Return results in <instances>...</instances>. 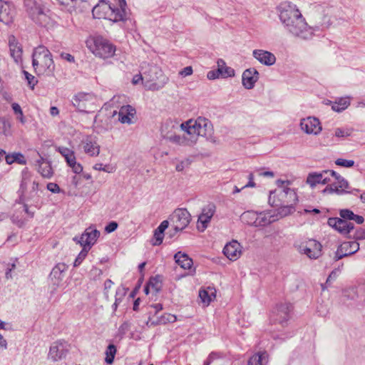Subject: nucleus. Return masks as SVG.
Wrapping results in <instances>:
<instances>
[{
	"mask_svg": "<svg viewBox=\"0 0 365 365\" xmlns=\"http://www.w3.org/2000/svg\"><path fill=\"white\" fill-rule=\"evenodd\" d=\"M247 178L248 179V182L243 185L242 187V189L246 188V187H255L256 186L255 182H254V175L250 173L247 176Z\"/></svg>",
	"mask_w": 365,
	"mask_h": 365,
	"instance_id": "obj_58",
	"label": "nucleus"
},
{
	"mask_svg": "<svg viewBox=\"0 0 365 365\" xmlns=\"http://www.w3.org/2000/svg\"><path fill=\"white\" fill-rule=\"evenodd\" d=\"M336 172L332 170H325L321 173H309L307 178V183L311 187H314L317 184H328L331 182V175H335Z\"/></svg>",
	"mask_w": 365,
	"mask_h": 365,
	"instance_id": "obj_14",
	"label": "nucleus"
},
{
	"mask_svg": "<svg viewBox=\"0 0 365 365\" xmlns=\"http://www.w3.org/2000/svg\"><path fill=\"white\" fill-rule=\"evenodd\" d=\"M252 56L259 63L267 66H272L276 62L275 56L268 51L255 49L252 52Z\"/></svg>",
	"mask_w": 365,
	"mask_h": 365,
	"instance_id": "obj_23",
	"label": "nucleus"
},
{
	"mask_svg": "<svg viewBox=\"0 0 365 365\" xmlns=\"http://www.w3.org/2000/svg\"><path fill=\"white\" fill-rule=\"evenodd\" d=\"M68 165L72 168L73 173L79 174L83 171V166L76 162V159L68 163Z\"/></svg>",
	"mask_w": 365,
	"mask_h": 365,
	"instance_id": "obj_50",
	"label": "nucleus"
},
{
	"mask_svg": "<svg viewBox=\"0 0 365 365\" xmlns=\"http://www.w3.org/2000/svg\"><path fill=\"white\" fill-rule=\"evenodd\" d=\"M301 129L307 134L317 135L322 130L320 122L315 117L304 118L300 123Z\"/></svg>",
	"mask_w": 365,
	"mask_h": 365,
	"instance_id": "obj_19",
	"label": "nucleus"
},
{
	"mask_svg": "<svg viewBox=\"0 0 365 365\" xmlns=\"http://www.w3.org/2000/svg\"><path fill=\"white\" fill-rule=\"evenodd\" d=\"M274 216L269 213H265L263 212H257V220L256 222V227H264L272 223L274 221Z\"/></svg>",
	"mask_w": 365,
	"mask_h": 365,
	"instance_id": "obj_34",
	"label": "nucleus"
},
{
	"mask_svg": "<svg viewBox=\"0 0 365 365\" xmlns=\"http://www.w3.org/2000/svg\"><path fill=\"white\" fill-rule=\"evenodd\" d=\"M135 109L130 106H122L117 114L118 115V121L121 123L131 124L133 123L132 118L135 114Z\"/></svg>",
	"mask_w": 365,
	"mask_h": 365,
	"instance_id": "obj_28",
	"label": "nucleus"
},
{
	"mask_svg": "<svg viewBox=\"0 0 365 365\" xmlns=\"http://www.w3.org/2000/svg\"><path fill=\"white\" fill-rule=\"evenodd\" d=\"M292 310V306L289 303H281L276 306L272 310L271 320L278 322L282 326L287 323L290 318V312Z\"/></svg>",
	"mask_w": 365,
	"mask_h": 365,
	"instance_id": "obj_10",
	"label": "nucleus"
},
{
	"mask_svg": "<svg viewBox=\"0 0 365 365\" xmlns=\"http://www.w3.org/2000/svg\"><path fill=\"white\" fill-rule=\"evenodd\" d=\"M60 56H61V58L67 61L68 62H70V63L75 62L74 56L70 53L62 52Z\"/></svg>",
	"mask_w": 365,
	"mask_h": 365,
	"instance_id": "obj_64",
	"label": "nucleus"
},
{
	"mask_svg": "<svg viewBox=\"0 0 365 365\" xmlns=\"http://www.w3.org/2000/svg\"><path fill=\"white\" fill-rule=\"evenodd\" d=\"M115 354L116 347L115 346V345L109 344L106 350V362L109 364H112L113 362Z\"/></svg>",
	"mask_w": 365,
	"mask_h": 365,
	"instance_id": "obj_42",
	"label": "nucleus"
},
{
	"mask_svg": "<svg viewBox=\"0 0 365 365\" xmlns=\"http://www.w3.org/2000/svg\"><path fill=\"white\" fill-rule=\"evenodd\" d=\"M167 126L168 125L165 124L163 125L161 129V134L164 139L181 146H190L196 143L197 139L195 135L192 136L189 135L188 137L185 135L181 136L180 135L170 133L169 132L165 133V128H167Z\"/></svg>",
	"mask_w": 365,
	"mask_h": 365,
	"instance_id": "obj_11",
	"label": "nucleus"
},
{
	"mask_svg": "<svg viewBox=\"0 0 365 365\" xmlns=\"http://www.w3.org/2000/svg\"><path fill=\"white\" fill-rule=\"evenodd\" d=\"M118 223L115 221L110 222L105 227V231L107 233H111L118 228Z\"/></svg>",
	"mask_w": 365,
	"mask_h": 365,
	"instance_id": "obj_59",
	"label": "nucleus"
},
{
	"mask_svg": "<svg viewBox=\"0 0 365 365\" xmlns=\"http://www.w3.org/2000/svg\"><path fill=\"white\" fill-rule=\"evenodd\" d=\"M141 71L144 74L145 87L148 90L158 91L168 82V78L156 65L144 62L141 66Z\"/></svg>",
	"mask_w": 365,
	"mask_h": 365,
	"instance_id": "obj_4",
	"label": "nucleus"
},
{
	"mask_svg": "<svg viewBox=\"0 0 365 365\" xmlns=\"http://www.w3.org/2000/svg\"><path fill=\"white\" fill-rule=\"evenodd\" d=\"M46 187L52 193H60L61 192L58 185L55 182H48Z\"/></svg>",
	"mask_w": 365,
	"mask_h": 365,
	"instance_id": "obj_54",
	"label": "nucleus"
},
{
	"mask_svg": "<svg viewBox=\"0 0 365 365\" xmlns=\"http://www.w3.org/2000/svg\"><path fill=\"white\" fill-rule=\"evenodd\" d=\"M190 214L186 209H177L171 215L170 220L174 225L175 232L185 229L190 222Z\"/></svg>",
	"mask_w": 365,
	"mask_h": 365,
	"instance_id": "obj_12",
	"label": "nucleus"
},
{
	"mask_svg": "<svg viewBox=\"0 0 365 365\" xmlns=\"http://www.w3.org/2000/svg\"><path fill=\"white\" fill-rule=\"evenodd\" d=\"M189 165H190V160L187 159L185 160L181 161L180 163H178L176 165L175 169L177 171L181 172L185 169V167L188 166Z\"/></svg>",
	"mask_w": 365,
	"mask_h": 365,
	"instance_id": "obj_63",
	"label": "nucleus"
},
{
	"mask_svg": "<svg viewBox=\"0 0 365 365\" xmlns=\"http://www.w3.org/2000/svg\"><path fill=\"white\" fill-rule=\"evenodd\" d=\"M334 135L337 138H344L349 135V133L342 128H337L334 131Z\"/></svg>",
	"mask_w": 365,
	"mask_h": 365,
	"instance_id": "obj_62",
	"label": "nucleus"
},
{
	"mask_svg": "<svg viewBox=\"0 0 365 365\" xmlns=\"http://www.w3.org/2000/svg\"><path fill=\"white\" fill-rule=\"evenodd\" d=\"M349 105L350 101L349 98H341L332 103L331 109L336 112H341L344 110Z\"/></svg>",
	"mask_w": 365,
	"mask_h": 365,
	"instance_id": "obj_39",
	"label": "nucleus"
},
{
	"mask_svg": "<svg viewBox=\"0 0 365 365\" xmlns=\"http://www.w3.org/2000/svg\"><path fill=\"white\" fill-rule=\"evenodd\" d=\"M327 224L344 236H347L354 229V225L352 222L346 221L341 217H329Z\"/></svg>",
	"mask_w": 365,
	"mask_h": 365,
	"instance_id": "obj_16",
	"label": "nucleus"
},
{
	"mask_svg": "<svg viewBox=\"0 0 365 365\" xmlns=\"http://www.w3.org/2000/svg\"><path fill=\"white\" fill-rule=\"evenodd\" d=\"M340 217L348 221L354 219V213L349 209H343L339 211Z\"/></svg>",
	"mask_w": 365,
	"mask_h": 365,
	"instance_id": "obj_49",
	"label": "nucleus"
},
{
	"mask_svg": "<svg viewBox=\"0 0 365 365\" xmlns=\"http://www.w3.org/2000/svg\"><path fill=\"white\" fill-rule=\"evenodd\" d=\"M216 210V206L214 203H209L202 209V212L212 219Z\"/></svg>",
	"mask_w": 365,
	"mask_h": 365,
	"instance_id": "obj_45",
	"label": "nucleus"
},
{
	"mask_svg": "<svg viewBox=\"0 0 365 365\" xmlns=\"http://www.w3.org/2000/svg\"><path fill=\"white\" fill-rule=\"evenodd\" d=\"M217 68L218 70H221L222 73H220L221 76L225 77H232L235 76V71L233 68L230 67L226 66V63L224 60L220 58L217 61Z\"/></svg>",
	"mask_w": 365,
	"mask_h": 365,
	"instance_id": "obj_38",
	"label": "nucleus"
},
{
	"mask_svg": "<svg viewBox=\"0 0 365 365\" xmlns=\"http://www.w3.org/2000/svg\"><path fill=\"white\" fill-rule=\"evenodd\" d=\"M210 292L208 290H200L199 292V297H200L202 302L205 304H209L212 300V297H215V291L210 289Z\"/></svg>",
	"mask_w": 365,
	"mask_h": 365,
	"instance_id": "obj_41",
	"label": "nucleus"
},
{
	"mask_svg": "<svg viewBox=\"0 0 365 365\" xmlns=\"http://www.w3.org/2000/svg\"><path fill=\"white\" fill-rule=\"evenodd\" d=\"M220 73H222V71L218 70V68L217 70L210 71L207 74V77L210 80H215L221 76Z\"/></svg>",
	"mask_w": 365,
	"mask_h": 365,
	"instance_id": "obj_56",
	"label": "nucleus"
},
{
	"mask_svg": "<svg viewBox=\"0 0 365 365\" xmlns=\"http://www.w3.org/2000/svg\"><path fill=\"white\" fill-rule=\"evenodd\" d=\"M144 76V74H143V72H142V71H141L140 73L135 75L133 77L132 83L133 85H137L140 82H142L145 85V80H144V76Z\"/></svg>",
	"mask_w": 365,
	"mask_h": 365,
	"instance_id": "obj_57",
	"label": "nucleus"
},
{
	"mask_svg": "<svg viewBox=\"0 0 365 365\" xmlns=\"http://www.w3.org/2000/svg\"><path fill=\"white\" fill-rule=\"evenodd\" d=\"M276 195H277L278 200H281L282 202L287 205H295L298 201L295 191L289 187H284L282 190L277 191Z\"/></svg>",
	"mask_w": 365,
	"mask_h": 365,
	"instance_id": "obj_27",
	"label": "nucleus"
},
{
	"mask_svg": "<svg viewBox=\"0 0 365 365\" xmlns=\"http://www.w3.org/2000/svg\"><path fill=\"white\" fill-rule=\"evenodd\" d=\"M29 181V178L26 174H24L20 185V192L21 194L19 197V201L29 202L30 205H36L39 200V196L38 195V182L33 181L31 190L29 192H26Z\"/></svg>",
	"mask_w": 365,
	"mask_h": 365,
	"instance_id": "obj_8",
	"label": "nucleus"
},
{
	"mask_svg": "<svg viewBox=\"0 0 365 365\" xmlns=\"http://www.w3.org/2000/svg\"><path fill=\"white\" fill-rule=\"evenodd\" d=\"M68 344L65 341H57L52 344L48 352V358L57 361L66 357L68 352Z\"/></svg>",
	"mask_w": 365,
	"mask_h": 365,
	"instance_id": "obj_18",
	"label": "nucleus"
},
{
	"mask_svg": "<svg viewBox=\"0 0 365 365\" xmlns=\"http://www.w3.org/2000/svg\"><path fill=\"white\" fill-rule=\"evenodd\" d=\"M211 219L209 216L205 215L202 212L199 215L197 220V227L199 231L203 232L207 227L210 222Z\"/></svg>",
	"mask_w": 365,
	"mask_h": 365,
	"instance_id": "obj_40",
	"label": "nucleus"
},
{
	"mask_svg": "<svg viewBox=\"0 0 365 365\" xmlns=\"http://www.w3.org/2000/svg\"><path fill=\"white\" fill-rule=\"evenodd\" d=\"M335 164L344 168H351L354 165V161L352 160L338 158L335 160Z\"/></svg>",
	"mask_w": 365,
	"mask_h": 365,
	"instance_id": "obj_47",
	"label": "nucleus"
},
{
	"mask_svg": "<svg viewBox=\"0 0 365 365\" xmlns=\"http://www.w3.org/2000/svg\"><path fill=\"white\" fill-rule=\"evenodd\" d=\"M175 262L184 269H190L192 266V259L189 256L182 253V252H178L174 255Z\"/></svg>",
	"mask_w": 365,
	"mask_h": 365,
	"instance_id": "obj_31",
	"label": "nucleus"
},
{
	"mask_svg": "<svg viewBox=\"0 0 365 365\" xmlns=\"http://www.w3.org/2000/svg\"><path fill=\"white\" fill-rule=\"evenodd\" d=\"M164 234L163 232H159L158 230L154 231V238L155 242L153 243V245H160L163 242Z\"/></svg>",
	"mask_w": 365,
	"mask_h": 365,
	"instance_id": "obj_53",
	"label": "nucleus"
},
{
	"mask_svg": "<svg viewBox=\"0 0 365 365\" xmlns=\"http://www.w3.org/2000/svg\"><path fill=\"white\" fill-rule=\"evenodd\" d=\"M275 191H271L269 196V202L272 206H279V214L283 216L288 215L289 214L293 213L295 211L294 205L289 204L287 205L281 201V200H275L276 197Z\"/></svg>",
	"mask_w": 365,
	"mask_h": 365,
	"instance_id": "obj_21",
	"label": "nucleus"
},
{
	"mask_svg": "<svg viewBox=\"0 0 365 365\" xmlns=\"http://www.w3.org/2000/svg\"><path fill=\"white\" fill-rule=\"evenodd\" d=\"M86 43L92 53L101 58H110L115 52V46L108 39L99 35L89 36Z\"/></svg>",
	"mask_w": 365,
	"mask_h": 365,
	"instance_id": "obj_5",
	"label": "nucleus"
},
{
	"mask_svg": "<svg viewBox=\"0 0 365 365\" xmlns=\"http://www.w3.org/2000/svg\"><path fill=\"white\" fill-rule=\"evenodd\" d=\"M148 284L151 289L155 292H158L161 289V282L158 279L157 277L151 278L148 282Z\"/></svg>",
	"mask_w": 365,
	"mask_h": 365,
	"instance_id": "obj_48",
	"label": "nucleus"
},
{
	"mask_svg": "<svg viewBox=\"0 0 365 365\" xmlns=\"http://www.w3.org/2000/svg\"><path fill=\"white\" fill-rule=\"evenodd\" d=\"M331 182H329L324 192L329 193H336L338 195H342L348 192L346 189L348 187V182L341 177L339 174L336 173L335 175H331Z\"/></svg>",
	"mask_w": 365,
	"mask_h": 365,
	"instance_id": "obj_13",
	"label": "nucleus"
},
{
	"mask_svg": "<svg viewBox=\"0 0 365 365\" xmlns=\"http://www.w3.org/2000/svg\"><path fill=\"white\" fill-rule=\"evenodd\" d=\"M8 5L0 0V21L4 22L5 16L8 15Z\"/></svg>",
	"mask_w": 365,
	"mask_h": 365,
	"instance_id": "obj_51",
	"label": "nucleus"
},
{
	"mask_svg": "<svg viewBox=\"0 0 365 365\" xmlns=\"http://www.w3.org/2000/svg\"><path fill=\"white\" fill-rule=\"evenodd\" d=\"M56 150L61 153V155L65 158L67 164L71 163V161L76 160L74 152L68 148L57 146L56 147Z\"/></svg>",
	"mask_w": 365,
	"mask_h": 365,
	"instance_id": "obj_37",
	"label": "nucleus"
},
{
	"mask_svg": "<svg viewBox=\"0 0 365 365\" xmlns=\"http://www.w3.org/2000/svg\"><path fill=\"white\" fill-rule=\"evenodd\" d=\"M295 247L299 252L305 254L310 259H317L321 255L322 246L317 240L311 239L299 245L295 244Z\"/></svg>",
	"mask_w": 365,
	"mask_h": 365,
	"instance_id": "obj_9",
	"label": "nucleus"
},
{
	"mask_svg": "<svg viewBox=\"0 0 365 365\" xmlns=\"http://www.w3.org/2000/svg\"><path fill=\"white\" fill-rule=\"evenodd\" d=\"M192 66H186L179 72V75L182 77H186L192 75Z\"/></svg>",
	"mask_w": 365,
	"mask_h": 365,
	"instance_id": "obj_60",
	"label": "nucleus"
},
{
	"mask_svg": "<svg viewBox=\"0 0 365 365\" xmlns=\"http://www.w3.org/2000/svg\"><path fill=\"white\" fill-rule=\"evenodd\" d=\"M98 98L96 96L89 93H78L75 95L71 101L73 106L79 112L93 113L98 107Z\"/></svg>",
	"mask_w": 365,
	"mask_h": 365,
	"instance_id": "obj_7",
	"label": "nucleus"
},
{
	"mask_svg": "<svg viewBox=\"0 0 365 365\" xmlns=\"http://www.w3.org/2000/svg\"><path fill=\"white\" fill-rule=\"evenodd\" d=\"M24 7L29 17L36 24L45 26L50 19V10L42 0H24Z\"/></svg>",
	"mask_w": 365,
	"mask_h": 365,
	"instance_id": "obj_6",
	"label": "nucleus"
},
{
	"mask_svg": "<svg viewBox=\"0 0 365 365\" xmlns=\"http://www.w3.org/2000/svg\"><path fill=\"white\" fill-rule=\"evenodd\" d=\"M6 162L9 165H11L14 163H17L20 165H26V160L25 157L21 153H14L11 154L6 155Z\"/></svg>",
	"mask_w": 365,
	"mask_h": 365,
	"instance_id": "obj_36",
	"label": "nucleus"
},
{
	"mask_svg": "<svg viewBox=\"0 0 365 365\" xmlns=\"http://www.w3.org/2000/svg\"><path fill=\"white\" fill-rule=\"evenodd\" d=\"M9 50L11 56L15 62H19L21 59L22 48L17 42L14 36H11L9 40Z\"/></svg>",
	"mask_w": 365,
	"mask_h": 365,
	"instance_id": "obj_30",
	"label": "nucleus"
},
{
	"mask_svg": "<svg viewBox=\"0 0 365 365\" xmlns=\"http://www.w3.org/2000/svg\"><path fill=\"white\" fill-rule=\"evenodd\" d=\"M109 9L111 10L110 16L113 21H125L128 16V11L127 10V4L123 6L120 1H118V6L112 7L108 5Z\"/></svg>",
	"mask_w": 365,
	"mask_h": 365,
	"instance_id": "obj_26",
	"label": "nucleus"
},
{
	"mask_svg": "<svg viewBox=\"0 0 365 365\" xmlns=\"http://www.w3.org/2000/svg\"><path fill=\"white\" fill-rule=\"evenodd\" d=\"M268 354L266 351L257 353L252 356L247 362V365H267Z\"/></svg>",
	"mask_w": 365,
	"mask_h": 365,
	"instance_id": "obj_32",
	"label": "nucleus"
},
{
	"mask_svg": "<svg viewBox=\"0 0 365 365\" xmlns=\"http://www.w3.org/2000/svg\"><path fill=\"white\" fill-rule=\"evenodd\" d=\"M93 168L96 170H103L106 173H113V168L110 165H103L102 163H96L94 165Z\"/></svg>",
	"mask_w": 365,
	"mask_h": 365,
	"instance_id": "obj_52",
	"label": "nucleus"
},
{
	"mask_svg": "<svg viewBox=\"0 0 365 365\" xmlns=\"http://www.w3.org/2000/svg\"><path fill=\"white\" fill-rule=\"evenodd\" d=\"M175 319V316L170 314H164L160 318H158L156 322H153L152 323L155 324H166L168 322H174Z\"/></svg>",
	"mask_w": 365,
	"mask_h": 365,
	"instance_id": "obj_43",
	"label": "nucleus"
},
{
	"mask_svg": "<svg viewBox=\"0 0 365 365\" xmlns=\"http://www.w3.org/2000/svg\"><path fill=\"white\" fill-rule=\"evenodd\" d=\"M117 115V110H113L112 112H110L108 114L106 115H101L98 114L95 118V121H96L98 118H101V121H105L104 124L103 125L105 130H110L113 128L112 124V118H113Z\"/></svg>",
	"mask_w": 365,
	"mask_h": 365,
	"instance_id": "obj_33",
	"label": "nucleus"
},
{
	"mask_svg": "<svg viewBox=\"0 0 365 365\" xmlns=\"http://www.w3.org/2000/svg\"><path fill=\"white\" fill-rule=\"evenodd\" d=\"M100 236V232L91 227L87 228L80 237H75L73 240L80 244L82 247H89L94 245Z\"/></svg>",
	"mask_w": 365,
	"mask_h": 365,
	"instance_id": "obj_15",
	"label": "nucleus"
},
{
	"mask_svg": "<svg viewBox=\"0 0 365 365\" xmlns=\"http://www.w3.org/2000/svg\"><path fill=\"white\" fill-rule=\"evenodd\" d=\"M130 327L129 324L127 322H123L118 328V334L122 338L126 332L128 331Z\"/></svg>",
	"mask_w": 365,
	"mask_h": 365,
	"instance_id": "obj_55",
	"label": "nucleus"
},
{
	"mask_svg": "<svg viewBox=\"0 0 365 365\" xmlns=\"http://www.w3.org/2000/svg\"><path fill=\"white\" fill-rule=\"evenodd\" d=\"M68 266L65 263H58L52 269L49 279L53 287V290H56L59 286L61 282L63 280L64 273L67 270Z\"/></svg>",
	"mask_w": 365,
	"mask_h": 365,
	"instance_id": "obj_20",
	"label": "nucleus"
},
{
	"mask_svg": "<svg viewBox=\"0 0 365 365\" xmlns=\"http://www.w3.org/2000/svg\"><path fill=\"white\" fill-rule=\"evenodd\" d=\"M181 130L185 131L187 135H195L205 137L210 142H215L213 135V125L210 120L204 117H198L196 120L190 119L180 125Z\"/></svg>",
	"mask_w": 365,
	"mask_h": 365,
	"instance_id": "obj_2",
	"label": "nucleus"
},
{
	"mask_svg": "<svg viewBox=\"0 0 365 365\" xmlns=\"http://www.w3.org/2000/svg\"><path fill=\"white\" fill-rule=\"evenodd\" d=\"M83 151L91 157L98 156L100 153V145L93 136H87L82 140Z\"/></svg>",
	"mask_w": 365,
	"mask_h": 365,
	"instance_id": "obj_24",
	"label": "nucleus"
},
{
	"mask_svg": "<svg viewBox=\"0 0 365 365\" xmlns=\"http://www.w3.org/2000/svg\"><path fill=\"white\" fill-rule=\"evenodd\" d=\"M278 10L280 21L289 34L305 40L312 37L316 29L308 26L295 5L283 3L279 5Z\"/></svg>",
	"mask_w": 365,
	"mask_h": 365,
	"instance_id": "obj_1",
	"label": "nucleus"
},
{
	"mask_svg": "<svg viewBox=\"0 0 365 365\" xmlns=\"http://www.w3.org/2000/svg\"><path fill=\"white\" fill-rule=\"evenodd\" d=\"M32 66L38 75L52 76L55 64L50 51L44 46L36 47L32 54Z\"/></svg>",
	"mask_w": 365,
	"mask_h": 365,
	"instance_id": "obj_3",
	"label": "nucleus"
},
{
	"mask_svg": "<svg viewBox=\"0 0 365 365\" xmlns=\"http://www.w3.org/2000/svg\"><path fill=\"white\" fill-rule=\"evenodd\" d=\"M223 253L230 260L235 261L241 255V245L237 240H232L225 245Z\"/></svg>",
	"mask_w": 365,
	"mask_h": 365,
	"instance_id": "obj_25",
	"label": "nucleus"
},
{
	"mask_svg": "<svg viewBox=\"0 0 365 365\" xmlns=\"http://www.w3.org/2000/svg\"><path fill=\"white\" fill-rule=\"evenodd\" d=\"M88 251H89V247H83V250L78 254V255L77 256V257L76 258V259H75V261L73 262V266L74 267H78V266H79L81 264L83 260L87 256V254H88Z\"/></svg>",
	"mask_w": 365,
	"mask_h": 365,
	"instance_id": "obj_44",
	"label": "nucleus"
},
{
	"mask_svg": "<svg viewBox=\"0 0 365 365\" xmlns=\"http://www.w3.org/2000/svg\"><path fill=\"white\" fill-rule=\"evenodd\" d=\"M36 165H38V172L41 175L43 178L48 179L52 178L53 175V171L51 162L40 156V158L36 160Z\"/></svg>",
	"mask_w": 365,
	"mask_h": 365,
	"instance_id": "obj_29",
	"label": "nucleus"
},
{
	"mask_svg": "<svg viewBox=\"0 0 365 365\" xmlns=\"http://www.w3.org/2000/svg\"><path fill=\"white\" fill-rule=\"evenodd\" d=\"M219 358V354L216 352H211L203 365H210L215 359Z\"/></svg>",
	"mask_w": 365,
	"mask_h": 365,
	"instance_id": "obj_61",
	"label": "nucleus"
},
{
	"mask_svg": "<svg viewBox=\"0 0 365 365\" xmlns=\"http://www.w3.org/2000/svg\"><path fill=\"white\" fill-rule=\"evenodd\" d=\"M23 73L25 76V78L26 79V81L28 82L29 86L31 87V89H34V86L38 83V81L36 78V77L34 76L33 75H31V73H29L26 71H24Z\"/></svg>",
	"mask_w": 365,
	"mask_h": 365,
	"instance_id": "obj_46",
	"label": "nucleus"
},
{
	"mask_svg": "<svg viewBox=\"0 0 365 365\" xmlns=\"http://www.w3.org/2000/svg\"><path fill=\"white\" fill-rule=\"evenodd\" d=\"M259 72L255 68L246 69L242 76V83L246 89L254 88L255 83L259 79Z\"/></svg>",
	"mask_w": 365,
	"mask_h": 365,
	"instance_id": "obj_22",
	"label": "nucleus"
},
{
	"mask_svg": "<svg viewBox=\"0 0 365 365\" xmlns=\"http://www.w3.org/2000/svg\"><path fill=\"white\" fill-rule=\"evenodd\" d=\"M241 220L249 225L256 227L257 212L253 210L244 212L241 215Z\"/></svg>",
	"mask_w": 365,
	"mask_h": 365,
	"instance_id": "obj_35",
	"label": "nucleus"
},
{
	"mask_svg": "<svg viewBox=\"0 0 365 365\" xmlns=\"http://www.w3.org/2000/svg\"><path fill=\"white\" fill-rule=\"evenodd\" d=\"M359 250V244L356 241H349L341 243L335 252L334 259L338 261L343 257L350 256Z\"/></svg>",
	"mask_w": 365,
	"mask_h": 365,
	"instance_id": "obj_17",
	"label": "nucleus"
}]
</instances>
